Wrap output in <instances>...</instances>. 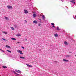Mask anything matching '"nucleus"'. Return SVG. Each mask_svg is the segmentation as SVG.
Here are the masks:
<instances>
[{"label": "nucleus", "instance_id": "7", "mask_svg": "<svg viewBox=\"0 0 76 76\" xmlns=\"http://www.w3.org/2000/svg\"><path fill=\"white\" fill-rule=\"evenodd\" d=\"M20 58L22 59H25V58L23 56H20Z\"/></svg>", "mask_w": 76, "mask_h": 76}, {"label": "nucleus", "instance_id": "40", "mask_svg": "<svg viewBox=\"0 0 76 76\" xmlns=\"http://www.w3.org/2000/svg\"><path fill=\"white\" fill-rule=\"evenodd\" d=\"M75 57H76V55H75Z\"/></svg>", "mask_w": 76, "mask_h": 76}, {"label": "nucleus", "instance_id": "27", "mask_svg": "<svg viewBox=\"0 0 76 76\" xmlns=\"http://www.w3.org/2000/svg\"><path fill=\"white\" fill-rule=\"evenodd\" d=\"M51 25H54V23H51Z\"/></svg>", "mask_w": 76, "mask_h": 76}, {"label": "nucleus", "instance_id": "3", "mask_svg": "<svg viewBox=\"0 0 76 76\" xmlns=\"http://www.w3.org/2000/svg\"><path fill=\"white\" fill-rule=\"evenodd\" d=\"M7 7L8 9H11L12 8V7L11 6L8 5L7 6Z\"/></svg>", "mask_w": 76, "mask_h": 76}, {"label": "nucleus", "instance_id": "24", "mask_svg": "<svg viewBox=\"0 0 76 76\" xmlns=\"http://www.w3.org/2000/svg\"><path fill=\"white\" fill-rule=\"evenodd\" d=\"M7 51H8V52H9L10 53H12V51H11L10 50H7Z\"/></svg>", "mask_w": 76, "mask_h": 76}, {"label": "nucleus", "instance_id": "30", "mask_svg": "<svg viewBox=\"0 0 76 76\" xmlns=\"http://www.w3.org/2000/svg\"><path fill=\"white\" fill-rule=\"evenodd\" d=\"M52 27H53V28H55V26H54V25H53V26H52Z\"/></svg>", "mask_w": 76, "mask_h": 76}, {"label": "nucleus", "instance_id": "4", "mask_svg": "<svg viewBox=\"0 0 76 76\" xmlns=\"http://www.w3.org/2000/svg\"><path fill=\"white\" fill-rule=\"evenodd\" d=\"M25 13H28V11H27L26 10H24Z\"/></svg>", "mask_w": 76, "mask_h": 76}, {"label": "nucleus", "instance_id": "22", "mask_svg": "<svg viewBox=\"0 0 76 76\" xmlns=\"http://www.w3.org/2000/svg\"><path fill=\"white\" fill-rule=\"evenodd\" d=\"M57 30L58 31H60V29L59 28V27H57Z\"/></svg>", "mask_w": 76, "mask_h": 76}, {"label": "nucleus", "instance_id": "18", "mask_svg": "<svg viewBox=\"0 0 76 76\" xmlns=\"http://www.w3.org/2000/svg\"><path fill=\"white\" fill-rule=\"evenodd\" d=\"M70 57V55H66V58H67L68 57Z\"/></svg>", "mask_w": 76, "mask_h": 76}, {"label": "nucleus", "instance_id": "9", "mask_svg": "<svg viewBox=\"0 0 76 76\" xmlns=\"http://www.w3.org/2000/svg\"><path fill=\"white\" fill-rule=\"evenodd\" d=\"M54 36L56 37H58V34H54Z\"/></svg>", "mask_w": 76, "mask_h": 76}, {"label": "nucleus", "instance_id": "34", "mask_svg": "<svg viewBox=\"0 0 76 76\" xmlns=\"http://www.w3.org/2000/svg\"><path fill=\"white\" fill-rule=\"evenodd\" d=\"M69 53H72V52H69Z\"/></svg>", "mask_w": 76, "mask_h": 76}, {"label": "nucleus", "instance_id": "19", "mask_svg": "<svg viewBox=\"0 0 76 76\" xmlns=\"http://www.w3.org/2000/svg\"><path fill=\"white\" fill-rule=\"evenodd\" d=\"M70 2H71V3H73L74 4H75V2L72 1H70Z\"/></svg>", "mask_w": 76, "mask_h": 76}, {"label": "nucleus", "instance_id": "16", "mask_svg": "<svg viewBox=\"0 0 76 76\" xmlns=\"http://www.w3.org/2000/svg\"><path fill=\"white\" fill-rule=\"evenodd\" d=\"M14 27L15 28H18V26H17V25L16 24L15 25H14Z\"/></svg>", "mask_w": 76, "mask_h": 76}, {"label": "nucleus", "instance_id": "6", "mask_svg": "<svg viewBox=\"0 0 76 76\" xmlns=\"http://www.w3.org/2000/svg\"><path fill=\"white\" fill-rule=\"evenodd\" d=\"M64 44L65 45H68V43H67V42L66 41L64 42Z\"/></svg>", "mask_w": 76, "mask_h": 76}, {"label": "nucleus", "instance_id": "33", "mask_svg": "<svg viewBox=\"0 0 76 76\" xmlns=\"http://www.w3.org/2000/svg\"><path fill=\"white\" fill-rule=\"evenodd\" d=\"M1 51H2V52H4V51L3 50H1Z\"/></svg>", "mask_w": 76, "mask_h": 76}, {"label": "nucleus", "instance_id": "12", "mask_svg": "<svg viewBox=\"0 0 76 76\" xmlns=\"http://www.w3.org/2000/svg\"><path fill=\"white\" fill-rule=\"evenodd\" d=\"M63 61H66V62L69 61L67 60L64 59H63Z\"/></svg>", "mask_w": 76, "mask_h": 76}, {"label": "nucleus", "instance_id": "32", "mask_svg": "<svg viewBox=\"0 0 76 76\" xmlns=\"http://www.w3.org/2000/svg\"><path fill=\"white\" fill-rule=\"evenodd\" d=\"M25 22H26V23L27 22V21H26V20H25Z\"/></svg>", "mask_w": 76, "mask_h": 76}, {"label": "nucleus", "instance_id": "36", "mask_svg": "<svg viewBox=\"0 0 76 76\" xmlns=\"http://www.w3.org/2000/svg\"><path fill=\"white\" fill-rule=\"evenodd\" d=\"M0 50H2L0 48Z\"/></svg>", "mask_w": 76, "mask_h": 76}, {"label": "nucleus", "instance_id": "38", "mask_svg": "<svg viewBox=\"0 0 76 76\" xmlns=\"http://www.w3.org/2000/svg\"><path fill=\"white\" fill-rule=\"evenodd\" d=\"M61 1H63V0H61Z\"/></svg>", "mask_w": 76, "mask_h": 76}, {"label": "nucleus", "instance_id": "28", "mask_svg": "<svg viewBox=\"0 0 76 76\" xmlns=\"http://www.w3.org/2000/svg\"><path fill=\"white\" fill-rule=\"evenodd\" d=\"M21 48H23V49H25V48H24V47L23 46H22Z\"/></svg>", "mask_w": 76, "mask_h": 76}, {"label": "nucleus", "instance_id": "5", "mask_svg": "<svg viewBox=\"0 0 76 76\" xmlns=\"http://www.w3.org/2000/svg\"><path fill=\"white\" fill-rule=\"evenodd\" d=\"M37 16V15L35 14H33V18H35L36 17V16Z\"/></svg>", "mask_w": 76, "mask_h": 76}, {"label": "nucleus", "instance_id": "11", "mask_svg": "<svg viewBox=\"0 0 76 76\" xmlns=\"http://www.w3.org/2000/svg\"><path fill=\"white\" fill-rule=\"evenodd\" d=\"M42 17L44 20H45V16H44V15H43Z\"/></svg>", "mask_w": 76, "mask_h": 76}, {"label": "nucleus", "instance_id": "29", "mask_svg": "<svg viewBox=\"0 0 76 76\" xmlns=\"http://www.w3.org/2000/svg\"><path fill=\"white\" fill-rule=\"evenodd\" d=\"M38 26H40V25H41V24H39L38 25Z\"/></svg>", "mask_w": 76, "mask_h": 76}, {"label": "nucleus", "instance_id": "17", "mask_svg": "<svg viewBox=\"0 0 76 76\" xmlns=\"http://www.w3.org/2000/svg\"><path fill=\"white\" fill-rule=\"evenodd\" d=\"M17 36H18V37H20L21 35H20V34H18L17 35Z\"/></svg>", "mask_w": 76, "mask_h": 76}, {"label": "nucleus", "instance_id": "21", "mask_svg": "<svg viewBox=\"0 0 76 76\" xmlns=\"http://www.w3.org/2000/svg\"><path fill=\"white\" fill-rule=\"evenodd\" d=\"M26 65L27 66H28V67H31L32 66H31L29 64H27Z\"/></svg>", "mask_w": 76, "mask_h": 76}, {"label": "nucleus", "instance_id": "13", "mask_svg": "<svg viewBox=\"0 0 76 76\" xmlns=\"http://www.w3.org/2000/svg\"><path fill=\"white\" fill-rule=\"evenodd\" d=\"M2 67H3V68H4V69L5 68H7V66H3Z\"/></svg>", "mask_w": 76, "mask_h": 76}, {"label": "nucleus", "instance_id": "2", "mask_svg": "<svg viewBox=\"0 0 76 76\" xmlns=\"http://www.w3.org/2000/svg\"><path fill=\"white\" fill-rule=\"evenodd\" d=\"M15 71L16 72H17V73H21V71L20 70H18L16 69H15Z\"/></svg>", "mask_w": 76, "mask_h": 76}, {"label": "nucleus", "instance_id": "39", "mask_svg": "<svg viewBox=\"0 0 76 76\" xmlns=\"http://www.w3.org/2000/svg\"><path fill=\"white\" fill-rule=\"evenodd\" d=\"M19 43V42H18V43Z\"/></svg>", "mask_w": 76, "mask_h": 76}, {"label": "nucleus", "instance_id": "8", "mask_svg": "<svg viewBox=\"0 0 76 76\" xmlns=\"http://www.w3.org/2000/svg\"><path fill=\"white\" fill-rule=\"evenodd\" d=\"M6 47H7V48H10V47L9 46H8L7 45H6Z\"/></svg>", "mask_w": 76, "mask_h": 76}, {"label": "nucleus", "instance_id": "31", "mask_svg": "<svg viewBox=\"0 0 76 76\" xmlns=\"http://www.w3.org/2000/svg\"><path fill=\"white\" fill-rule=\"evenodd\" d=\"M2 39H3V40H4V41H5V40H6V39H3V38H2Z\"/></svg>", "mask_w": 76, "mask_h": 76}, {"label": "nucleus", "instance_id": "20", "mask_svg": "<svg viewBox=\"0 0 76 76\" xmlns=\"http://www.w3.org/2000/svg\"><path fill=\"white\" fill-rule=\"evenodd\" d=\"M5 18L6 20H9V18L6 17H5Z\"/></svg>", "mask_w": 76, "mask_h": 76}, {"label": "nucleus", "instance_id": "26", "mask_svg": "<svg viewBox=\"0 0 76 76\" xmlns=\"http://www.w3.org/2000/svg\"><path fill=\"white\" fill-rule=\"evenodd\" d=\"M4 34H7V32H4Z\"/></svg>", "mask_w": 76, "mask_h": 76}, {"label": "nucleus", "instance_id": "23", "mask_svg": "<svg viewBox=\"0 0 76 76\" xmlns=\"http://www.w3.org/2000/svg\"><path fill=\"white\" fill-rule=\"evenodd\" d=\"M38 19L39 20H40V21H39V22H40V23H41V19H40L39 18Z\"/></svg>", "mask_w": 76, "mask_h": 76}, {"label": "nucleus", "instance_id": "25", "mask_svg": "<svg viewBox=\"0 0 76 76\" xmlns=\"http://www.w3.org/2000/svg\"><path fill=\"white\" fill-rule=\"evenodd\" d=\"M11 28L12 30H14V28L12 27H11Z\"/></svg>", "mask_w": 76, "mask_h": 76}, {"label": "nucleus", "instance_id": "10", "mask_svg": "<svg viewBox=\"0 0 76 76\" xmlns=\"http://www.w3.org/2000/svg\"><path fill=\"white\" fill-rule=\"evenodd\" d=\"M33 23H34L37 24V21L35 20L33 21Z\"/></svg>", "mask_w": 76, "mask_h": 76}, {"label": "nucleus", "instance_id": "14", "mask_svg": "<svg viewBox=\"0 0 76 76\" xmlns=\"http://www.w3.org/2000/svg\"><path fill=\"white\" fill-rule=\"evenodd\" d=\"M13 73H15L16 75H20L18 74V73H16V72H15V71H13Z\"/></svg>", "mask_w": 76, "mask_h": 76}, {"label": "nucleus", "instance_id": "35", "mask_svg": "<svg viewBox=\"0 0 76 76\" xmlns=\"http://www.w3.org/2000/svg\"><path fill=\"white\" fill-rule=\"evenodd\" d=\"M26 39V41H27V39Z\"/></svg>", "mask_w": 76, "mask_h": 76}, {"label": "nucleus", "instance_id": "1", "mask_svg": "<svg viewBox=\"0 0 76 76\" xmlns=\"http://www.w3.org/2000/svg\"><path fill=\"white\" fill-rule=\"evenodd\" d=\"M17 51H18V53H20V54H23V53H22V51L20 50H18Z\"/></svg>", "mask_w": 76, "mask_h": 76}, {"label": "nucleus", "instance_id": "15", "mask_svg": "<svg viewBox=\"0 0 76 76\" xmlns=\"http://www.w3.org/2000/svg\"><path fill=\"white\" fill-rule=\"evenodd\" d=\"M11 39H12V40H14V41L16 40V39H15V38H12Z\"/></svg>", "mask_w": 76, "mask_h": 76}, {"label": "nucleus", "instance_id": "37", "mask_svg": "<svg viewBox=\"0 0 76 76\" xmlns=\"http://www.w3.org/2000/svg\"><path fill=\"white\" fill-rule=\"evenodd\" d=\"M75 18H76V15H75Z\"/></svg>", "mask_w": 76, "mask_h": 76}]
</instances>
